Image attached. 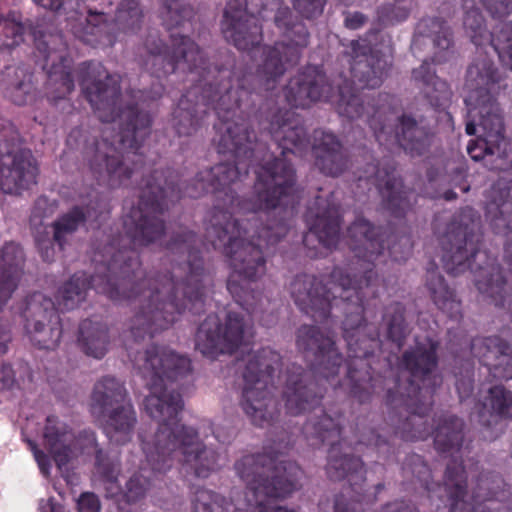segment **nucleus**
Wrapping results in <instances>:
<instances>
[{
	"label": "nucleus",
	"instance_id": "obj_12",
	"mask_svg": "<svg viewBox=\"0 0 512 512\" xmlns=\"http://www.w3.org/2000/svg\"><path fill=\"white\" fill-rule=\"evenodd\" d=\"M142 13L136 0H124L117 9L113 22H108L104 13L89 11L87 16L73 11L66 17V27L82 42L96 46H111L114 30L134 32L141 22Z\"/></svg>",
	"mask_w": 512,
	"mask_h": 512
},
{
	"label": "nucleus",
	"instance_id": "obj_53",
	"mask_svg": "<svg viewBox=\"0 0 512 512\" xmlns=\"http://www.w3.org/2000/svg\"><path fill=\"white\" fill-rule=\"evenodd\" d=\"M341 3H343L344 5H350L352 4V1L351 0H339Z\"/></svg>",
	"mask_w": 512,
	"mask_h": 512
},
{
	"label": "nucleus",
	"instance_id": "obj_43",
	"mask_svg": "<svg viewBox=\"0 0 512 512\" xmlns=\"http://www.w3.org/2000/svg\"><path fill=\"white\" fill-rule=\"evenodd\" d=\"M41 512H65L64 508L50 500L47 505L41 507Z\"/></svg>",
	"mask_w": 512,
	"mask_h": 512
},
{
	"label": "nucleus",
	"instance_id": "obj_57",
	"mask_svg": "<svg viewBox=\"0 0 512 512\" xmlns=\"http://www.w3.org/2000/svg\"><path fill=\"white\" fill-rule=\"evenodd\" d=\"M62 334V331L60 330V335Z\"/></svg>",
	"mask_w": 512,
	"mask_h": 512
},
{
	"label": "nucleus",
	"instance_id": "obj_19",
	"mask_svg": "<svg viewBox=\"0 0 512 512\" xmlns=\"http://www.w3.org/2000/svg\"><path fill=\"white\" fill-rule=\"evenodd\" d=\"M306 377L301 367H293L292 371L277 376L278 383L284 379L283 401L288 414L298 415L306 410H315L319 404L320 397L315 392L311 394L316 384L311 382L303 385Z\"/></svg>",
	"mask_w": 512,
	"mask_h": 512
},
{
	"label": "nucleus",
	"instance_id": "obj_55",
	"mask_svg": "<svg viewBox=\"0 0 512 512\" xmlns=\"http://www.w3.org/2000/svg\"><path fill=\"white\" fill-rule=\"evenodd\" d=\"M427 490L429 491H432L433 493H435L436 491L434 489H432L428 484H427Z\"/></svg>",
	"mask_w": 512,
	"mask_h": 512
},
{
	"label": "nucleus",
	"instance_id": "obj_23",
	"mask_svg": "<svg viewBox=\"0 0 512 512\" xmlns=\"http://www.w3.org/2000/svg\"><path fill=\"white\" fill-rule=\"evenodd\" d=\"M24 261L18 244L9 242L0 251V309L17 287Z\"/></svg>",
	"mask_w": 512,
	"mask_h": 512
},
{
	"label": "nucleus",
	"instance_id": "obj_35",
	"mask_svg": "<svg viewBox=\"0 0 512 512\" xmlns=\"http://www.w3.org/2000/svg\"><path fill=\"white\" fill-rule=\"evenodd\" d=\"M292 3L302 17L313 19L322 14L326 0H292Z\"/></svg>",
	"mask_w": 512,
	"mask_h": 512
},
{
	"label": "nucleus",
	"instance_id": "obj_5",
	"mask_svg": "<svg viewBox=\"0 0 512 512\" xmlns=\"http://www.w3.org/2000/svg\"><path fill=\"white\" fill-rule=\"evenodd\" d=\"M501 74L485 55L468 67L464 85L467 107L466 133L477 138L467 145L469 156L484 161L491 170L512 168V143L504 135V123L495 95L500 89Z\"/></svg>",
	"mask_w": 512,
	"mask_h": 512
},
{
	"label": "nucleus",
	"instance_id": "obj_2",
	"mask_svg": "<svg viewBox=\"0 0 512 512\" xmlns=\"http://www.w3.org/2000/svg\"><path fill=\"white\" fill-rule=\"evenodd\" d=\"M392 238L393 235L379 229L376 231L369 222L359 218L348 228L345 241L355 254L357 261L354 264L363 274L361 280L352 283L350 275L337 268L325 285L322 280L309 275L297 276L291 284L296 305L315 321L325 320L339 304L349 311L343 322L349 358L362 361L372 354L377 344L378 332L372 330L362 317L363 299L375 294L376 277L372 267L384 254V242H390Z\"/></svg>",
	"mask_w": 512,
	"mask_h": 512
},
{
	"label": "nucleus",
	"instance_id": "obj_14",
	"mask_svg": "<svg viewBox=\"0 0 512 512\" xmlns=\"http://www.w3.org/2000/svg\"><path fill=\"white\" fill-rule=\"evenodd\" d=\"M493 17L507 16L512 10V0H480ZM475 0H463L466 9L463 24L466 34L477 47H489L503 64L512 70V24H505L497 35L487 32L478 9L469 6Z\"/></svg>",
	"mask_w": 512,
	"mask_h": 512
},
{
	"label": "nucleus",
	"instance_id": "obj_45",
	"mask_svg": "<svg viewBox=\"0 0 512 512\" xmlns=\"http://www.w3.org/2000/svg\"><path fill=\"white\" fill-rule=\"evenodd\" d=\"M398 252V244L394 243L391 247L388 248V253L390 257H392L395 261H400L402 257L397 255Z\"/></svg>",
	"mask_w": 512,
	"mask_h": 512
},
{
	"label": "nucleus",
	"instance_id": "obj_1",
	"mask_svg": "<svg viewBox=\"0 0 512 512\" xmlns=\"http://www.w3.org/2000/svg\"><path fill=\"white\" fill-rule=\"evenodd\" d=\"M133 349L131 344L127 346L128 356L148 391L143 406L159 427L150 437L141 435L145 460L140 461L139 470L126 482L125 490L118 484L116 467L105 461L98 449L93 431L84 430L76 437L65 423L49 416L43 433L44 446L59 468L79 455L94 453L96 473L107 497L115 498L121 510L123 502L135 503L146 495L156 474L176 468L181 474L206 478L217 468L218 461L216 451L203 444L197 431L178 419L183 403L171 386L191 371L190 360L163 346H152L132 358Z\"/></svg>",
	"mask_w": 512,
	"mask_h": 512
},
{
	"label": "nucleus",
	"instance_id": "obj_51",
	"mask_svg": "<svg viewBox=\"0 0 512 512\" xmlns=\"http://www.w3.org/2000/svg\"><path fill=\"white\" fill-rule=\"evenodd\" d=\"M454 198H455V193L454 192L449 191V192L445 193V199L446 200H452Z\"/></svg>",
	"mask_w": 512,
	"mask_h": 512
},
{
	"label": "nucleus",
	"instance_id": "obj_8",
	"mask_svg": "<svg viewBox=\"0 0 512 512\" xmlns=\"http://www.w3.org/2000/svg\"><path fill=\"white\" fill-rule=\"evenodd\" d=\"M437 344L427 338L424 342L417 340L412 351L405 352L401 365V378L397 381L396 392H388V401L391 404L404 405L419 418L425 415L431 406L433 386L437 383V376L433 373L436 367Z\"/></svg>",
	"mask_w": 512,
	"mask_h": 512
},
{
	"label": "nucleus",
	"instance_id": "obj_22",
	"mask_svg": "<svg viewBox=\"0 0 512 512\" xmlns=\"http://www.w3.org/2000/svg\"><path fill=\"white\" fill-rule=\"evenodd\" d=\"M313 154L315 165L319 170L330 176H337L344 171L347 159L336 137L324 131L314 134Z\"/></svg>",
	"mask_w": 512,
	"mask_h": 512
},
{
	"label": "nucleus",
	"instance_id": "obj_7",
	"mask_svg": "<svg viewBox=\"0 0 512 512\" xmlns=\"http://www.w3.org/2000/svg\"><path fill=\"white\" fill-rule=\"evenodd\" d=\"M236 471L247 484V509L251 512H293L276 504L295 489L302 476L300 467L285 456L247 455L235 464Z\"/></svg>",
	"mask_w": 512,
	"mask_h": 512
},
{
	"label": "nucleus",
	"instance_id": "obj_31",
	"mask_svg": "<svg viewBox=\"0 0 512 512\" xmlns=\"http://www.w3.org/2000/svg\"><path fill=\"white\" fill-rule=\"evenodd\" d=\"M193 506L194 512H236L240 510L233 502L205 489L196 491Z\"/></svg>",
	"mask_w": 512,
	"mask_h": 512
},
{
	"label": "nucleus",
	"instance_id": "obj_24",
	"mask_svg": "<svg viewBox=\"0 0 512 512\" xmlns=\"http://www.w3.org/2000/svg\"><path fill=\"white\" fill-rule=\"evenodd\" d=\"M422 38H431L434 47L438 49L433 58V62L441 63L448 59L450 47L452 45V34L443 21L437 18L422 19L416 28L412 48L415 49Z\"/></svg>",
	"mask_w": 512,
	"mask_h": 512
},
{
	"label": "nucleus",
	"instance_id": "obj_16",
	"mask_svg": "<svg viewBox=\"0 0 512 512\" xmlns=\"http://www.w3.org/2000/svg\"><path fill=\"white\" fill-rule=\"evenodd\" d=\"M315 208L310 207L305 216L309 231L303 237V243L309 250L316 252L312 256H323L335 247L339 240V208L332 199L318 196Z\"/></svg>",
	"mask_w": 512,
	"mask_h": 512
},
{
	"label": "nucleus",
	"instance_id": "obj_47",
	"mask_svg": "<svg viewBox=\"0 0 512 512\" xmlns=\"http://www.w3.org/2000/svg\"><path fill=\"white\" fill-rule=\"evenodd\" d=\"M80 133H81L80 130H75V131L71 132L67 139L68 144L73 145V143L76 142V135H78Z\"/></svg>",
	"mask_w": 512,
	"mask_h": 512
},
{
	"label": "nucleus",
	"instance_id": "obj_30",
	"mask_svg": "<svg viewBox=\"0 0 512 512\" xmlns=\"http://www.w3.org/2000/svg\"><path fill=\"white\" fill-rule=\"evenodd\" d=\"M92 217L90 210L86 213L79 207L73 208L53 224L54 241L62 248L67 238L82 224Z\"/></svg>",
	"mask_w": 512,
	"mask_h": 512
},
{
	"label": "nucleus",
	"instance_id": "obj_13",
	"mask_svg": "<svg viewBox=\"0 0 512 512\" xmlns=\"http://www.w3.org/2000/svg\"><path fill=\"white\" fill-rule=\"evenodd\" d=\"M383 104L373 108L369 125L380 145L397 144L411 155H420L430 144V134L407 115L396 117L395 99L383 96Z\"/></svg>",
	"mask_w": 512,
	"mask_h": 512
},
{
	"label": "nucleus",
	"instance_id": "obj_41",
	"mask_svg": "<svg viewBox=\"0 0 512 512\" xmlns=\"http://www.w3.org/2000/svg\"><path fill=\"white\" fill-rule=\"evenodd\" d=\"M381 512H417L405 502H394L386 505Z\"/></svg>",
	"mask_w": 512,
	"mask_h": 512
},
{
	"label": "nucleus",
	"instance_id": "obj_6",
	"mask_svg": "<svg viewBox=\"0 0 512 512\" xmlns=\"http://www.w3.org/2000/svg\"><path fill=\"white\" fill-rule=\"evenodd\" d=\"M463 423L454 416H445L438 419L437 427L432 432L434 443L437 450L449 452L452 456V462L448 464L445 481L443 486L438 485L439 499L444 504L443 507L437 505L439 512H488L482 509V503L492 499L504 501L507 498V491H494L504 485L503 480L494 474H484L478 480L475 491L472 495V501L464 499L466 493L463 483L466 476L462 463H458V454L462 456Z\"/></svg>",
	"mask_w": 512,
	"mask_h": 512
},
{
	"label": "nucleus",
	"instance_id": "obj_11",
	"mask_svg": "<svg viewBox=\"0 0 512 512\" xmlns=\"http://www.w3.org/2000/svg\"><path fill=\"white\" fill-rule=\"evenodd\" d=\"M306 434L318 438L322 443L331 445L328 456L327 473L332 479L348 478L351 490L354 491L359 498L352 500L351 503H344L341 496L336 499L335 512H356V506L362 508V504L366 497L359 494L357 489L359 480L363 479V463L354 456L343 455L338 456L340 443L335 441L340 436L339 419H334L327 414H323L321 420L312 422L311 420L305 425Z\"/></svg>",
	"mask_w": 512,
	"mask_h": 512
},
{
	"label": "nucleus",
	"instance_id": "obj_46",
	"mask_svg": "<svg viewBox=\"0 0 512 512\" xmlns=\"http://www.w3.org/2000/svg\"><path fill=\"white\" fill-rule=\"evenodd\" d=\"M347 377L351 382H354L356 380V371L353 368V363L351 362L347 364Z\"/></svg>",
	"mask_w": 512,
	"mask_h": 512
},
{
	"label": "nucleus",
	"instance_id": "obj_49",
	"mask_svg": "<svg viewBox=\"0 0 512 512\" xmlns=\"http://www.w3.org/2000/svg\"><path fill=\"white\" fill-rule=\"evenodd\" d=\"M42 256L44 260L49 261L51 257H53V249H46L45 252H42Z\"/></svg>",
	"mask_w": 512,
	"mask_h": 512
},
{
	"label": "nucleus",
	"instance_id": "obj_38",
	"mask_svg": "<svg viewBox=\"0 0 512 512\" xmlns=\"http://www.w3.org/2000/svg\"><path fill=\"white\" fill-rule=\"evenodd\" d=\"M15 381V375L10 365L0 363V389L10 388Z\"/></svg>",
	"mask_w": 512,
	"mask_h": 512
},
{
	"label": "nucleus",
	"instance_id": "obj_21",
	"mask_svg": "<svg viewBox=\"0 0 512 512\" xmlns=\"http://www.w3.org/2000/svg\"><path fill=\"white\" fill-rule=\"evenodd\" d=\"M508 346L499 337L475 339L471 344L474 356L495 378L512 379V356L507 352Z\"/></svg>",
	"mask_w": 512,
	"mask_h": 512
},
{
	"label": "nucleus",
	"instance_id": "obj_33",
	"mask_svg": "<svg viewBox=\"0 0 512 512\" xmlns=\"http://www.w3.org/2000/svg\"><path fill=\"white\" fill-rule=\"evenodd\" d=\"M403 307L400 304L392 305L384 315V321L388 326V337L400 348L405 336V324Z\"/></svg>",
	"mask_w": 512,
	"mask_h": 512
},
{
	"label": "nucleus",
	"instance_id": "obj_28",
	"mask_svg": "<svg viewBox=\"0 0 512 512\" xmlns=\"http://www.w3.org/2000/svg\"><path fill=\"white\" fill-rule=\"evenodd\" d=\"M486 413H489L492 418H511L512 393L502 386L490 388L486 402L483 404V411L480 412L482 421H485Z\"/></svg>",
	"mask_w": 512,
	"mask_h": 512
},
{
	"label": "nucleus",
	"instance_id": "obj_27",
	"mask_svg": "<svg viewBox=\"0 0 512 512\" xmlns=\"http://www.w3.org/2000/svg\"><path fill=\"white\" fill-rule=\"evenodd\" d=\"M413 77L417 82L422 83L425 95L432 105L439 106L449 99L450 90L447 83L435 75L428 61H424L418 69L413 71Z\"/></svg>",
	"mask_w": 512,
	"mask_h": 512
},
{
	"label": "nucleus",
	"instance_id": "obj_25",
	"mask_svg": "<svg viewBox=\"0 0 512 512\" xmlns=\"http://www.w3.org/2000/svg\"><path fill=\"white\" fill-rule=\"evenodd\" d=\"M79 334V344L87 355L100 359L106 354L109 337L104 325L84 320L80 325Z\"/></svg>",
	"mask_w": 512,
	"mask_h": 512
},
{
	"label": "nucleus",
	"instance_id": "obj_10",
	"mask_svg": "<svg viewBox=\"0 0 512 512\" xmlns=\"http://www.w3.org/2000/svg\"><path fill=\"white\" fill-rule=\"evenodd\" d=\"M90 409L96 419L105 422L104 429L111 442L124 444L131 439L136 414L120 381L113 377L99 380L94 386Z\"/></svg>",
	"mask_w": 512,
	"mask_h": 512
},
{
	"label": "nucleus",
	"instance_id": "obj_9",
	"mask_svg": "<svg viewBox=\"0 0 512 512\" xmlns=\"http://www.w3.org/2000/svg\"><path fill=\"white\" fill-rule=\"evenodd\" d=\"M280 365V355L269 348L248 352L237 360V367L240 369L243 366L241 405L255 425L262 427L269 424L277 412L276 403L268 390V380L274 386V372L279 370Z\"/></svg>",
	"mask_w": 512,
	"mask_h": 512
},
{
	"label": "nucleus",
	"instance_id": "obj_18",
	"mask_svg": "<svg viewBox=\"0 0 512 512\" xmlns=\"http://www.w3.org/2000/svg\"><path fill=\"white\" fill-rule=\"evenodd\" d=\"M38 168L31 152L25 149L0 153V189L4 193L18 194L36 184Z\"/></svg>",
	"mask_w": 512,
	"mask_h": 512
},
{
	"label": "nucleus",
	"instance_id": "obj_20",
	"mask_svg": "<svg viewBox=\"0 0 512 512\" xmlns=\"http://www.w3.org/2000/svg\"><path fill=\"white\" fill-rule=\"evenodd\" d=\"M372 182L381 194L386 208L396 217L400 216L408 206V194L403 189L401 180L396 178L392 167L380 169L375 165H368L364 175H359L358 181Z\"/></svg>",
	"mask_w": 512,
	"mask_h": 512
},
{
	"label": "nucleus",
	"instance_id": "obj_15",
	"mask_svg": "<svg viewBox=\"0 0 512 512\" xmlns=\"http://www.w3.org/2000/svg\"><path fill=\"white\" fill-rule=\"evenodd\" d=\"M36 49L43 57V69L47 71L46 95L50 102L65 99L74 89V76L67 45L61 35H44L35 38Z\"/></svg>",
	"mask_w": 512,
	"mask_h": 512
},
{
	"label": "nucleus",
	"instance_id": "obj_29",
	"mask_svg": "<svg viewBox=\"0 0 512 512\" xmlns=\"http://www.w3.org/2000/svg\"><path fill=\"white\" fill-rule=\"evenodd\" d=\"M14 75L15 81L6 88V97L16 105H25L32 102L35 97L32 75L20 67L14 70Z\"/></svg>",
	"mask_w": 512,
	"mask_h": 512
},
{
	"label": "nucleus",
	"instance_id": "obj_56",
	"mask_svg": "<svg viewBox=\"0 0 512 512\" xmlns=\"http://www.w3.org/2000/svg\"><path fill=\"white\" fill-rule=\"evenodd\" d=\"M462 190L465 192L468 190V187H463Z\"/></svg>",
	"mask_w": 512,
	"mask_h": 512
},
{
	"label": "nucleus",
	"instance_id": "obj_36",
	"mask_svg": "<svg viewBox=\"0 0 512 512\" xmlns=\"http://www.w3.org/2000/svg\"><path fill=\"white\" fill-rule=\"evenodd\" d=\"M77 507L79 512H100L99 499L93 493H83L77 502Z\"/></svg>",
	"mask_w": 512,
	"mask_h": 512
},
{
	"label": "nucleus",
	"instance_id": "obj_26",
	"mask_svg": "<svg viewBox=\"0 0 512 512\" xmlns=\"http://www.w3.org/2000/svg\"><path fill=\"white\" fill-rule=\"evenodd\" d=\"M427 287L431 297L437 307L447 313L451 318H457L460 315V302L452 290H450L435 270L427 272Z\"/></svg>",
	"mask_w": 512,
	"mask_h": 512
},
{
	"label": "nucleus",
	"instance_id": "obj_44",
	"mask_svg": "<svg viewBox=\"0 0 512 512\" xmlns=\"http://www.w3.org/2000/svg\"><path fill=\"white\" fill-rule=\"evenodd\" d=\"M10 340L9 335L4 332L0 331V354H4L7 350V342Z\"/></svg>",
	"mask_w": 512,
	"mask_h": 512
},
{
	"label": "nucleus",
	"instance_id": "obj_34",
	"mask_svg": "<svg viewBox=\"0 0 512 512\" xmlns=\"http://www.w3.org/2000/svg\"><path fill=\"white\" fill-rule=\"evenodd\" d=\"M412 0H394L393 5L382 7L378 11V21L383 25H394L407 19Z\"/></svg>",
	"mask_w": 512,
	"mask_h": 512
},
{
	"label": "nucleus",
	"instance_id": "obj_50",
	"mask_svg": "<svg viewBox=\"0 0 512 512\" xmlns=\"http://www.w3.org/2000/svg\"><path fill=\"white\" fill-rule=\"evenodd\" d=\"M36 242H37V245H38L39 249H40L42 252H44V251H43V249H44L45 241L41 240V239L37 236V237H36Z\"/></svg>",
	"mask_w": 512,
	"mask_h": 512
},
{
	"label": "nucleus",
	"instance_id": "obj_54",
	"mask_svg": "<svg viewBox=\"0 0 512 512\" xmlns=\"http://www.w3.org/2000/svg\"><path fill=\"white\" fill-rule=\"evenodd\" d=\"M399 242H400V243H402V242H403V243H405V244H406V243L408 242V239H407V238H401Z\"/></svg>",
	"mask_w": 512,
	"mask_h": 512
},
{
	"label": "nucleus",
	"instance_id": "obj_37",
	"mask_svg": "<svg viewBox=\"0 0 512 512\" xmlns=\"http://www.w3.org/2000/svg\"><path fill=\"white\" fill-rule=\"evenodd\" d=\"M28 445L31 451L33 452L34 458L39 466V469L44 475H47L50 469L49 457L43 451L38 449L37 445L34 442L28 441Z\"/></svg>",
	"mask_w": 512,
	"mask_h": 512
},
{
	"label": "nucleus",
	"instance_id": "obj_52",
	"mask_svg": "<svg viewBox=\"0 0 512 512\" xmlns=\"http://www.w3.org/2000/svg\"><path fill=\"white\" fill-rule=\"evenodd\" d=\"M214 434H215V438H216L217 440H219V441H221V442H224V440H223V439H221V436H220V434H219V432H218V431H214Z\"/></svg>",
	"mask_w": 512,
	"mask_h": 512
},
{
	"label": "nucleus",
	"instance_id": "obj_42",
	"mask_svg": "<svg viewBox=\"0 0 512 512\" xmlns=\"http://www.w3.org/2000/svg\"><path fill=\"white\" fill-rule=\"evenodd\" d=\"M33 2L50 10H58L62 5V0H33Z\"/></svg>",
	"mask_w": 512,
	"mask_h": 512
},
{
	"label": "nucleus",
	"instance_id": "obj_32",
	"mask_svg": "<svg viewBox=\"0 0 512 512\" xmlns=\"http://www.w3.org/2000/svg\"><path fill=\"white\" fill-rule=\"evenodd\" d=\"M26 27L21 21V15L16 12H9L7 15L0 13V34L6 40L4 46L12 48L23 41Z\"/></svg>",
	"mask_w": 512,
	"mask_h": 512
},
{
	"label": "nucleus",
	"instance_id": "obj_17",
	"mask_svg": "<svg viewBox=\"0 0 512 512\" xmlns=\"http://www.w3.org/2000/svg\"><path fill=\"white\" fill-rule=\"evenodd\" d=\"M297 346L305 353H313L314 363L311 370L317 376L330 381V378L339 373L342 357L336 351L333 340L324 336L316 327L302 326L298 330Z\"/></svg>",
	"mask_w": 512,
	"mask_h": 512
},
{
	"label": "nucleus",
	"instance_id": "obj_48",
	"mask_svg": "<svg viewBox=\"0 0 512 512\" xmlns=\"http://www.w3.org/2000/svg\"><path fill=\"white\" fill-rule=\"evenodd\" d=\"M430 434V432H422V431H419L417 433H414L412 435V438L413 439H425L428 435Z\"/></svg>",
	"mask_w": 512,
	"mask_h": 512
},
{
	"label": "nucleus",
	"instance_id": "obj_39",
	"mask_svg": "<svg viewBox=\"0 0 512 512\" xmlns=\"http://www.w3.org/2000/svg\"><path fill=\"white\" fill-rule=\"evenodd\" d=\"M365 16L359 12L353 14H347L345 17V26L349 29H358L365 23Z\"/></svg>",
	"mask_w": 512,
	"mask_h": 512
},
{
	"label": "nucleus",
	"instance_id": "obj_40",
	"mask_svg": "<svg viewBox=\"0 0 512 512\" xmlns=\"http://www.w3.org/2000/svg\"><path fill=\"white\" fill-rule=\"evenodd\" d=\"M457 391L461 401H464L472 391V381L470 378L461 379L456 383Z\"/></svg>",
	"mask_w": 512,
	"mask_h": 512
},
{
	"label": "nucleus",
	"instance_id": "obj_3",
	"mask_svg": "<svg viewBox=\"0 0 512 512\" xmlns=\"http://www.w3.org/2000/svg\"><path fill=\"white\" fill-rule=\"evenodd\" d=\"M76 72L87 100L104 123L102 140L92 149L90 168L99 182L119 187L134 173L127 163L140 157L137 152L149 134L151 117L137 106L122 108L120 78L109 75L101 63H83Z\"/></svg>",
	"mask_w": 512,
	"mask_h": 512
},
{
	"label": "nucleus",
	"instance_id": "obj_4",
	"mask_svg": "<svg viewBox=\"0 0 512 512\" xmlns=\"http://www.w3.org/2000/svg\"><path fill=\"white\" fill-rule=\"evenodd\" d=\"M379 52L370 47L367 39L353 40L345 50L351 82L338 83L337 92L331 93L332 87L322 71L316 66H308L289 80L282 89V96L291 108H308L318 101H328L335 105L341 116L358 118L364 108L356 89L380 86L389 67L388 60Z\"/></svg>",
	"mask_w": 512,
	"mask_h": 512
}]
</instances>
